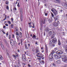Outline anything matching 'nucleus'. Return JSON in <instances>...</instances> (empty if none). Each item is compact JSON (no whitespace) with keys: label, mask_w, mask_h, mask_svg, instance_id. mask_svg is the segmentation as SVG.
Masks as SVG:
<instances>
[{"label":"nucleus","mask_w":67,"mask_h":67,"mask_svg":"<svg viewBox=\"0 0 67 67\" xmlns=\"http://www.w3.org/2000/svg\"><path fill=\"white\" fill-rule=\"evenodd\" d=\"M61 57H62V56L60 55H57L56 54H55L54 55V57L56 59H58L60 58Z\"/></svg>","instance_id":"1"},{"label":"nucleus","mask_w":67,"mask_h":67,"mask_svg":"<svg viewBox=\"0 0 67 67\" xmlns=\"http://www.w3.org/2000/svg\"><path fill=\"white\" fill-rule=\"evenodd\" d=\"M62 59L63 61V62H65L66 63H67V60H66L67 59V57L65 56H62Z\"/></svg>","instance_id":"2"},{"label":"nucleus","mask_w":67,"mask_h":67,"mask_svg":"<svg viewBox=\"0 0 67 67\" xmlns=\"http://www.w3.org/2000/svg\"><path fill=\"white\" fill-rule=\"evenodd\" d=\"M51 11L53 12L54 15H56L57 14V12L56 9H51Z\"/></svg>","instance_id":"3"},{"label":"nucleus","mask_w":67,"mask_h":67,"mask_svg":"<svg viewBox=\"0 0 67 67\" xmlns=\"http://www.w3.org/2000/svg\"><path fill=\"white\" fill-rule=\"evenodd\" d=\"M57 54H62L63 52L62 51L59 50L56 52Z\"/></svg>","instance_id":"4"},{"label":"nucleus","mask_w":67,"mask_h":67,"mask_svg":"<svg viewBox=\"0 0 67 67\" xmlns=\"http://www.w3.org/2000/svg\"><path fill=\"white\" fill-rule=\"evenodd\" d=\"M52 42L53 43V44H54L55 43H56V42H57V40H56V38H54L52 40Z\"/></svg>","instance_id":"5"},{"label":"nucleus","mask_w":67,"mask_h":67,"mask_svg":"<svg viewBox=\"0 0 67 67\" xmlns=\"http://www.w3.org/2000/svg\"><path fill=\"white\" fill-rule=\"evenodd\" d=\"M10 44L12 46H13L14 45V41L12 40H10Z\"/></svg>","instance_id":"6"},{"label":"nucleus","mask_w":67,"mask_h":67,"mask_svg":"<svg viewBox=\"0 0 67 67\" xmlns=\"http://www.w3.org/2000/svg\"><path fill=\"white\" fill-rule=\"evenodd\" d=\"M22 58L24 61H25L26 59H25V55H22Z\"/></svg>","instance_id":"7"},{"label":"nucleus","mask_w":67,"mask_h":67,"mask_svg":"<svg viewBox=\"0 0 67 67\" xmlns=\"http://www.w3.org/2000/svg\"><path fill=\"white\" fill-rule=\"evenodd\" d=\"M13 57L15 58V59L18 57V54H17L16 53L15 55L13 54Z\"/></svg>","instance_id":"8"},{"label":"nucleus","mask_w":67,"mask_h":67,"mask_svg":"<svg viewBox=\"0 0 67 67\" xmlns=\"http://www.w3.org/2000/svg\"><path fill=\"white\" fill-rule=\"evenodd\" d=\"M62 5L63 7H67V3H63L62 4Z\"/></svg>","instance_id":"9"},{"label":"nucleus","mask_w":67,"mask_h":67,"mask_svg":"<svg viewBox=\"0 0 67 67\" xmlns=\"http://www.w3.org/2000/svg\"><path fill=\"white\" fill-rule=\"evenodd\" d=\"M53 58V54H50L49 56V58L50 59H52Z\"/></svg>","instance_id":"10"},{"label":"nucleus","mask_w":67,"mask_h":67,"mask_svg":"<svg viewBox=\"0 0 67 67\" xmlns=\"http://www.w3.org/2000/svg\"><path fill=\"white\" fill-rule=\"evenodd\" d=\"M53 1L56 3H60V1L59 0H53Z\"/></svg>","instance_id":"11"},{"label":"nucleus","mask_w":67,"mask_h":67,"mask_svg":"<svg viewBox=\"0 0 67 67\" xmlns=\"http://www.w3.org/2000/svg\"><path fill=\"white\" fill-rule=\"evenodd\" d=\"M54 19L55 21H56L57 20H58V18H57V16H55L54 17Z\"/></svg>","instance_id":"12"},{"label":"nucleus","mask_w":67,"mask_h":67,"mask_svg":"<svg viewBox=\"0 0 67 67\" xmlns=\"http://www.w3.org/2000/svg\"><path fill=\"white\" fill-rule=\"evenodd\" d=\"M20 18L21 21H23V15H21Z\"/></svg>","instance_id":"13"},{"label":"nucleus","mask_w":67,"mask_h":67,"mask_svg":"<svg viewBox=\"0 0 67 67\" xmlns=\"http://www.w3.org/2000/svg\"><path fill=\"white\" fill-rule=\"evenodd\" d=\"M19 36L20 38L22 37V33H21V32H20V34L19 35Z\"/></svg>","instance_id":"14"},{"label":"nucleus","mask_w":67,"mask_h":67,"mask_svg":"<svg viewBox=\"0 0 67 67\" xmlns=\"http://www.w3.org/2000/svg\"><path fill=\"white\" fill-rule=\"evenodd\" d=\"M53 25L55 27H56V26H57V24L56 23H55L53 24Z\"/></svg>","instance_id":"15"},{"label":"nucleus","mask_w":67,"mask_h":67,"mask_svg":"<svg viewBox=\"0 0 67 67\" xmlns=\"http://www.w3.org/2000/svg\"><path fill=\"white\" fill-rule=\"evenodd\" d=\"M45 46L46 47V51L47 52L48 51V50H47V45L46 44H45Z\"/></svg>","instance_id":"16"},{"label":"nucleus","mask_w":67,"mask_h":67,"mask_svg":"<svg viewBox=\"0 0 67 67\" xmlns=\"http://www.w3.org/2000/svg\"><path fill=\"white\" fill-rule=\"evenodd\" d=\"M40 58H43V55L42 53L40 54V56H38Z\"/></svg>","instance_id":"17"},{"label":"nucleus","mask_w":67,"mask_h":67,"mask_svg":"<svg viewBox=\"0 0 67 67\" xmlns=\"http://www.w3.org/2000/svg\"><path fill=\"white\" fill-rule=\"evenodd\" d=\"M36 53H37L38 52V49H35Z\"/></svg>","instance_id":"18"},{"label":"nucleus","mask_w":67,"mask_h":67,"mask_svg":"<svg viewBox=\"0 0 67 67\" xmlns=\"http://www.w3.org/2000/svg\"><path fill=\"white\" fill-rule=\"evenodd\" d=\"M55 37V35H53L52 36H51V39H52V38H53Z\"/></svg>","instance_id":"19"},{"label":"nucleus","mask_w":67,"mask_h":67,"mask_svg":"<svg viewBox=\"0 0 67 67\" xmlns=\"http://www.w3.org/2000/svg\"><path fill=\"white\" fill-rule=\"evenodd\" d=\"M32 38H33V39H36V36H35L34 35L32 37Z\"/></svg>","instance_id":"20"},{"label":"nucleus","mask_w":67,"mask_h":67,"mask_svg":"<svg viewBox=\"0 0 67 67\" xmlns=\"http://www.w3.org/2000/svg\"><path fill=\"white\" fill-rule=\"evenodd\" d=\"M3 59V58L2 56L1 55H0V60H2Z\"/></svg>","instance_id":"21"},{"label":"nucleus","mask_w":67,"mask_h":67,"mask_svg":"<svg viewBox=\"0 0 67 67\" xmlns=\"http://www.w3.org/2000/svg\"><path fill=\"white\" fill-rule=\"evenodd\" d=\"M55 23H56L57 24H59V21H58V20H56V21H55Z\"/></svg>","instance_id":"22"},{"label":"nucleus","mask_w":67,"mask_h":67,"mask_svg":"<svg viewBox=\"0 0 67 67\" xmlns=\"http://www.w3.org/2000/svg\"><path fill=\"white\" fill-rule=\"evenodd\" d=\"M57 63L58 64H59V63H60V60H58L57 61Z\"/></svg>","instance_id":"23"},{"label":"nucleus","mask_w":67,"mask_h":67,"mask_svg":"<svg viewBox=\"0 0 67 67\" xmlns=\"http://www.w3.org/2000/svg\"><path fill=\"white\" fill-rule=\"evenodd\" d=\"M58 44L59 45H60V40H58Z\"/></svg>","instance_id":"24"},{"label":"nucleus","mask_w":67,"mask_h":67,"mask_svg":"<svg viewBox=\"0 0 67 67\" xmlns=\"http://www.w3.org/2000/svg\"><path fill=\"white\" fill-rule=\"evenodd\" d=\"M52 43L51 41L49 42V45H50V46H52Z\"/></svg>","instance_id":"25"},{"label":"nucleus","mask_w":67,"mask_h":67,"mask_svg":"<svg viewBox=\"0 0 67 67\" xmlns=\"http://www.w3.org/2000/svg\"><path fill=\"white\" fill-rule=\"evenodd\" d=\"M52 32L51 31H49V33L50 35H52Z\"/></svg>","instance_id":"26"},{"label":"nucleus","mask_w":67,"mask_h":67,"mask_svg":"<svg viewBox=\"0 0 67 67\" xmlns=\"http://www.w3.org/2000/svg\"><path fill=\"white\" fill-rule=\"evenodd\" d=\"M1 46L3 49H4V46H3V45L2 44V45H1Z\"/></svg>","instance_id":"27"},{"label":"nucleus","mask_w":67,"mask_h":67,"mask_svg":"<svg viewBox=\"0 0 67 67\" xmlns=\"http://www.w3.org/2000/svg\"><path fill=\"white\" fill-rule=\"evenodd\" d=\"M16 30V32H18V29L16 28V27L15 28Z\"/></svg>","instance_id":"28"},{"label":"nucleus","mask_w":67,"mask_h":67,"mask_svg":"<svg viewBox=\"0 0 67 67\" xmlns=\"http://www.w3.org/2000/svg\"><path fill=\"white\" fill-rule=\"evenodd\" d=\"M8 3L9 2H8V1H6V2L5 4H7V5H8Z\"/></svg>","instance_id":"29"},{"label":"nucleus","mask_w":67,"mask_h":67,"mask_svg":"<svg viewBox=\"0 0 67 67\" xmlns=\"http://www.w3.org/2000/svg\"><path fill=\"white\" fill-rule=\"evenodd\" d=\"M11 28H13V24H12L11 25Z\"/></svg>","instance_id":"30"},{"label":"nucleus","mask_w":67,"mask_h":67,"mask_svg":"<svg viewBox=\"0 0 67 67\" xmlns=\"http://www.w3.org/2000/svg\"><path fill=\"white\" fill-rule=\"evenodd\" d=\"M6 9L7 10H9V6L8 5L6 6Z\"/></svg>","instance_id":"31"},{"label":"nucleus","mask_w":67,"mask_h":67,"mask_svg":"<svg viewBox=\"0 0 67 67\" xmlns=\"http://www.w3.org/2000/svg\"><path fill=\"white\" fill-rule=\"evenodd\" d=\"M25 48L26 49H27V48H28L27 47V46H26V45L25 44Z\"/></svg>","instance_id":"32"},{"label":"nucleus","mask_w":67,"mask_h":67,"mask_svg":"<svg viewBox=\"0 0 67 67\" xmlns=\"http://www.w3.org/2000/svg\"><path fill=\"white\" fill-rule=\"evenodd\" d=\"M7 22L8 23H9V24H11V23L10 21H8Z\"/></svg>","instance_id":"33"},{"label":"nucleus","mask_w":67,"mask_h":67,"mask_svg":"<svg viewBox=\"0 0 67 67\" xmlns=\"http://www.w3.org/2000/svg\"><path fill=\"white\" fill-rule=\"evenodd\" d=\"M65 51L66 53H67V47H66L65 49Z\"/></svg>","instance_id":"34"},{"label":"nucleus","mask_w":67,"mask_h":67,"mask_svg":"<svg viewBox=\"0 0 67 67\" xmlns=\"http://www.w3.org/2000/svg\"><path fill=\"white\" fill-rule=\"evenodd\" d=\"M16 38H17V40H18V41H19V37L16 36Z\"/></svg>","instance_id":"35"},{"label":"nucleus","mask_w":67,"mask_h":67,"mask_svg":"<svg viewBox=\"0 0 67 67\" xmlns=\"http://www.w3.org/2000/svg\"><path fill=\"white\" fill-rule=\"evenodd\" d=\"M44 14L45 15H46V16H47V13H46L44 12Z\"/></svg>","instance_id":"36"},{"label":"nucleus","mask_w":67,"mask_h":67,"mask_svg":"<svg viewBox=\"0 0 67 67\" xmlns=\"http://www.w3.org/2000/svg\"><path fill=\"white\" fill-rule=\"evenodd\" d=\"M54 54V52L53 51H52V52H51V54Z\"/></svg>","instance_id":"37"},{"label":"nucleus","mask_w":67,"mask_h":67,"mask_svg":"<svg viewBox=\"0 0 67 67\" xmlns=\"http://www.w3.org/2000/svg\"><path fill=\"white\" fill-rule=\"evenodd\" d=\"M4 42H5V43H7V41H6V40L5 39L4 40Z\"/></svg>","instance_id":"38"},{"label":"nucleus","mask_w":67,"mask_h":67,"mask_svg":"<svg viewBox=\"0 0 67 67\" xmlns=\"http://www.w3.org/2000/svg\"><path fill=\"white\" fill-rule=\"evenodd\" d=\"M19 3H18V4L17 5V6L18 7H20V5H19Z\"/></svg>","instance_id":"39"},{"label":"nucleus","mask_w":67,"mask_h":67,"mask_svg":"<svg viewBox=\"0 0 67 67\" xmlns=\"http://www.w3.org/2000/svg\"><path fill=\"white\" fill-rule=\"evenodd\" d=\"M16 35H18H18H19V33H18V32H16Z\"/></svg>","instance_id":"40"},{"label":"nucleus","mask_w":67,"mask_h":67,"mask_svg":"<svg viewBox=\"0 0 67 67\" xmlns=\"http://www.w3.org/2000/svg\"><path fill=\"white\" fill-rule=\"evenodd\" d=\"M11 20H12V21H13V18H11Z\"/></svg>","instance_id":"41"},{"label":"nucleus","mask_w":67,"mask_h":67,"mask_svg":"<svg viewBox=\"0 0 67 67\" xmlns=\"http://www.w3.org/2000/svg\"><path fill=\"white\" fill-rule=\"evenodd\" d=\"M14 10H15V11H16V8L15 7L14 8Z\"/></svg>","instance_id":"42"},{"label":"nucleus","mask_w":67,"mask_h":67,"mask_svg":"<svg viewBox=\"0 0 67 67\" xmlns=\"http://www.w3.org/2000/svg\"><path fill=\"white\" fill-rule=\"evenodd\" d=\"M29 26L30 28L31 27H32V25H29Z\"/></svg>","instance_id":"43"},{"label":"nucleus","mask_w":67,"mask_h":67,"mask_svg":"<svg viewBox=\"0 0 67 67\" xmlns=\"http://www.w3.org/2000/svg\"><path fill=\"white\" fill-rule=\"evenodd\" d=\"M11 35H9V39H10V38H11Z\"/></svg>","instance_id":"44"},{"label":"nucleus","mask_w":67,"mask_h":67,"mask_svg":"<svg viewBox=\"0 0 67 67\" xmlns=\"http://www.w3.org/2000/svg\"><path fill=\"white\" fill-rule=\"evenodd\" d=\"M5 25L7 26H8V24H5Z\"/></svg>","instance_id":"45"},{"label":"nucleus","mask_w":67,"mask_h":67,"mask_svg":"<svg viewBox=\"0 0 67 67\" xmlns=\"http://www.w3.org/2000/svg\"><path fill=\"white\" fill-rule=\"evenodd\" d=\"M28 47H30V44L28 43Z\"/></svg>","instance_id":"46"},{"label":"nucleus","mask_w":67,"mask_h":67,"mask_svg":"<svg viewBox=\"0 0 67 67\" xmlns=\"http://www.w3.org/2000/svg\"><path fill=\"white\" fill-rule=\"evenodd\" d=\"M52 17H54V14H53V13H52Z\"/></svg>","instance_id":"47"},{"label":"nucleus","mask_w":67,"mask_h":67,"mask_svg":"<svg viewBox=\"0 0 67 67\" xmlns=\"http://www.w3.org/2000/svg\"><path fill=\"white\" fill-rule=\"evenodd\" d=\"M31 23H32V22H30V23H29L28 24H29V25H31Z\"/></svg>","instance_id":"48"},{"label":"nucleus","mask_w":67,"mask_h":67,"mask_svg":"<svg viewBox=\"0 0 67 67\" xmlns=\"http://www.w3.org/2000/svg\"><path fill=\"white\" fill-rule=\"evenodd\" d=\"M42 63H44V61L43 60H42Z\"/></svg>","instance_id":"49"},{"label":"nucleus","mask_w":67,"mask_h":67,"mask_svg":"<svg viewBox=\"0 0 67 67\" xmlns=\"http://www.w3.org/2000/svg\"><path fill=\"white\" fill-rule=\"evenodd\" d=\"M5 19H7V15H5Z\"/></svg>","instance_id":"50"},{"label":"nucleus","mask_w":67,"mask_h":67,"mask_svg":"<svg viewBox=\"0 0 67 67\" xmlns=\"http://www.w3.org/2000/svg\"><path fill=\"white\" fill-rule=\"evenodd\" d=\"M53 66H55V64L54 63H53Z\"/></svg>","instance_id":"51"},{"label":"nucleus","mask_w":67,"mask_h":67,"mask_svg":"<svg viewBox=\"0 0 67 67\" xmlns=\"http://www.w3.org/2000/svg\"><path fill=\"white\" fill-rule=\"evenodd\" d=\"M5 26H3V28H4V29L5 28Z\"/></svg>","instance_id":"52"},{"label":"nucleus","mask_w":67,"mask_h":67,"mask_svg":"<svg viewBox=\"0 0 67 67\" xmlns=\"http://www.w3.org/2000/svg\"><path fill=\"white\" fill-rule=\"evenodd\" d=\"M6 34L7 35H9V34H8V32H7V34Z\"/></svg>","instance_id":"53"},{"label":"nucleus","mask_w":67,"mask_h":67,"mask_svg":"<svg viewBox=\"0 0 67 67\" xmlns=\"http://www.w3.org/2000/svg\"><path fill=\"white\" fill-rule=\"evenodd\" d=\"M42 25H43V24H40V25L41 26H42Z\"/></svg>","instance_id":"54"},{"label":"nucleus","mask_w":67,"mask_h":67,"mask_svg":"<svg viewBox=\"0 0 67 67\" xmlns=\"http://www.w3.org/2000/svg\"><path fill=\"white\" fill-rule=\"evenodd\" d=\"M60 12H63V10L61 9V10H60Z\"/></svg>","instance_id":"55"},{"label":"nucleus","mask_w":67,"mask_h":67,"mask_svg":"<svg viewBox=\"0 0 67 67\" xmlns=\"http://www.w3.org/2000/svg\"><path fill=\"white\" fill-rule=\"evenodd\" d=\"M28 65L29 67H30V66H31V65H30V64H29Z\"/></svg>","instance_id":"56"},{"label":"nucleus","mask_w":67,"mask_h":67,"mask_svg":"<svg viewBox=\"0 0 67 67\" xmlns=\"http://www.w3.org/2000/svg\"><path fill=\"white\" fill-rule=\"evenodd\" d=\"M18 52H20V50H19V49H18Z\"/></svg>","instance_id":"57"},{"label":"nucleus","mask_w":67,"mask_h":67,"mask_svg":"<svg viewBox=\"0 0 67 67\" xmlns=\"http://www.w3.org/2000/svg\"><path fill=\"white\" fill-rule=\"evenodd\" d=\"M41 49L42 50L43 49V47H41Z\"/></svg>","instance_id":"58"},{"label":"nucleus","mask_w":67,"mask_h":67,"mask_svg":"<svg viewBox=\"0 0 67 67\" xmlns=\"http://www.w3.org/2000/svg\"><path fill=\"white\" fill-rule=\"evenodd\" d=\"M2 32H4L3 31V30H2Z\"/></svg>","instance_id":"59"},{"label":"nucleus","mask_w":67,"mask_h":67,"mask_svg":"<svg viewBox=\"0 0 67 67\" xmlns=\"http://www.w3.org/2000/svg\"><path fill=\"white\" fill-rule=\"evenodd\" d=\"M33 27V28H34L35 27H34V26L33 27Z\"/></svg>","instance_id":"60"},{"label":"nucleus","mask_w":67,"mask_h":67,"mask_svg":"<svg viewBox=\"0 0 67 67\" xmlns=\"http://www.w3.org/2000/svg\"><path fill=\"white\" fill-rule=\"evenodd\" d=\"M42 53H43V52H44V51L42 50Z\"/></svg>","instance_id":"61"},{"label":"nucleus","mask_w":67,"mask_h":67,"mask_svg":"<svg viewBox=\"0 0 67 67\" xmlns=\"http://www.w3.org/2000/svg\"><path fill=\"white\" fill-rule=\"evenodd\" d=\"M37 58V59H39V60L41 59V58Z\"/></svg>","instance_id":"62"},{"label":"nucleus","mask_w":67,"mask_h":67,"mask_svg":"<svg viewBox=\"0 0 67 67\" xmlns=\"http://www.w3.org/2000/svg\"><path fill=\"white\" fill-rule=\"evenodd\" d=\"M40 53H38L37 54H38V55H40Z\"/></svg>","instance_id":"63"},{"label":"nucleus","mask_w":67,"mask_h":67,"mask_svg":"<svg viewBox=\"0 0 67 67\" xmlns=\"http://www.w3.org/2000/svg\"><path fill=\"white\" fill-rule=\"evenodd\" d=\"M30 36H32V34H31V35H30Z\"/></svg>","instance_id":"64"}]
</instances>
